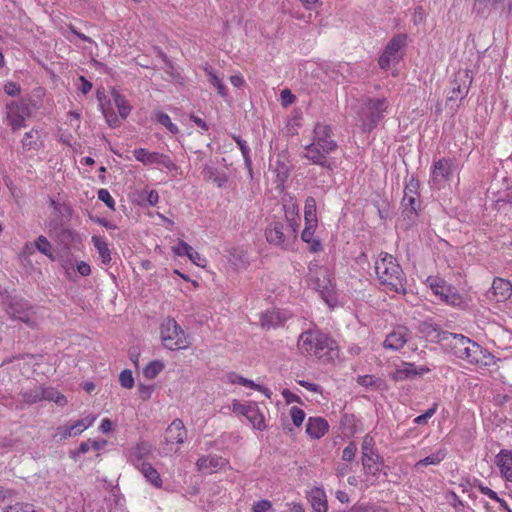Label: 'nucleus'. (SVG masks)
Instances as JSON below:
<instances>
[{
	"label": "nucleus",
	"instance_id": "a19ab883",
	"mask_svg": "<svg viewBox=\"0 0 512 512\" xmlns=\"http://www.w3.org/2000/svg\"><path fill=\"white\" fill-rule=\"evenodd\" d=\"M154 115L155 120L161 125H163L172 134H177L179 132L177 125L171 121V118L169 117L168 114L162 111H156Z\"/></svg>",
	"mask_w": 512,
	"mask_h": 512
},
{
	"label": "nucleus",
	"instance_id": "49530a36",
	"mask_svg": "<svg viewBox=\"0 0 512 512\" xmlns=\"http://www.w3.org/2000/svg\"><path fill=\"white\" fill-rule=\"evenodd\" d=\"M350 512H385V510L376 504L357 503L351 508Z\"/></svg>",
	"mask_w": 512,
	"mask_h": 512
},
{
	"label": "nucleus",
	"instance_id": "3c124183",
	"mask_svg": "<svg viewBox=\"0 0 512 512\" xmlns=\"http://www.w3.org/2000/svg\"><path fill=\"white\" fill-rule=\"evenodd\" d=\"M289 413H290V416H291L293 424L296 427H300L303 424V422H304V419H305V416H306L305 412L302 409H300V408H298L296 406H292L290 408V412Z\"/></svg>",
	"mask_w": 512,
	"mask_h": 512
},
{
	"label": "nucleus",
	"instance_id": "58836bf2",
	"mask_svg": "<svg viewBox=\"0 0 512 512\" xmlns=\"http://www.w3.org/2000/svg\"><path fill=\"white\" fill-rule=\"evenodd\" d=\"M164 369V364L160 360H154L148 363L143 369V375L147 379H154Z\"/></svg>",
	"mask_w": 512,
	"mask_h": 512
},
{
	"label": "nucleus",
	"instance_id": "a878e982",
	"mask_svg": "<svg viewBox=\"0 0 512 512\" xmlns=\"http://www.w3.org/2000/svg\"><path fill=\"white\" fill-rule=\"evenodd\" d=\"M318 221H305V227L301 234V239L309 245L312 252H319L322 250V244L319 239L314 237Z\"/></svg>",
	"mask_w": 512,
	"mask_h": 512
},
{
	"label": "nucleus",
	"instance_id": "ddd939ff",
	"mask_svg": "<svg viewBox=\"0 0 512 512\" xmlns=\"http://www.w3.org/2000/svg\"><path fill=\"white\" fill-rule=\"evenodd\" d=\"M154 447L149 441H139L131 446L127 451V461L136 469L142 464L150 463L148 460L152 456Z\"/></svg>",
	"mask_w": 512,
	"mask_h": 512
},
{
	"label": "nucleus",
	"instance_id": "9b49d317",
	"mask_svg": "<svg viewBox=\"0 0 512 512\" xmlns=\"http://www.w3.org/2000/svg\"><path fill=\"white\" fill-rule=\"evenodd\" d=\"M133 156L137 161L141 162L145 166L157 165L169 171L177 168L168 155L159 152H150L145 148L134 149Z\"/></svg>",
	"mask_w": 512,
	"mask_h": 512
},
{
	"label": "nucleus",
	"instance_id": "7c9ffc66",
	"mask_svg": "<svg viewBox=\"0 0 512 512\" xmlns=\"http://www.w3.org/2000/svg\"><path fill=\"white\" fill-rule=\"evenodd\" d=\"M470 338L461 334H450L449 347L455 357L461 359L464 355L466 346L468 345Z\"/></svg>",
	"mask_w": 512,
	"mask_h": 512
},
{
	"label": "nucleus",
	"instance_id": "9d476101",
	"mask_svg": "<svg viewBox=\"0 0 512 512\" xmlns=\"http://www.w3.org/2000/svg\"><path fill=\"white\" fill-rule=\"evenodd\" d=\"M7 312L11 318L20 320L32 329L37 328L41 322V316L38 315V312L24 301L12 302Z\"/></svg>",
	"mask_w": 512,
	"mask_h": 512
},
{
	"label": "nucleus",
	"instance_id": "c9c22d12",
	"mask_svg": "<svg viewBox=\"0 0 512 512\" xmlns=\"http://www.w3.org/2000/svg\"><path fill=\"white\" fill-rule=\"evenodd\" d=\"M402 207L407 217L417 215V211L420 207L419 196L403 197Z\"/></svg>",
	"mask_w": 512,
	"mask_h": 512
},
{
	"label": "nucleus",
	"instance_id": "338daca9",
	"mask_svg": "<svg viewBox=\"0 0 512 512\" xmlns=\"http://www.w3.org/2000/svg\"><path fill=\"white\" fill-rule=\"evenodd\" d=\"M272 507V504L268 500H260L253 505V512H268Z\"/></svg>",
	"mask_w": 512,
	"mask_h": 512
},
{
	"label": "nucleus",
	"instance_id": "7ed1b4c3",
	"mask_svg": "<svg viewBox=\"0 0 512 512\" xmlns=\"http://www.w3.org/2000/svg\"><path fill=\"white\" fill-rule=\"evenodd\" d=\"M391 108L390 101L386 97H367L363 101V107L359 114L361 129L370 133L385 118Z\"/></svg>",
	"mask_w": 512,
	"mask_h": 512
},
{
	"label": "nucleus",
	"instance_id": "f257e3e1",
	"mask_svg": "<svg viewBox=\"0 0 512 512\" xmlns=\"http://www.w3.org/2000/svg\"><path fill=\"white\" fill-rule=\"evenodd\" d=\"M297 348L301 354L314 356L323 363L333 362L339 357L337 342L320 329L303 331L298 337Z\"/></svg>",
	"mask_w": 512,
	"mask_h": 512
},
{
	"label": "nucleus",
	"instance_id": "bb28decb",
	"mask_svg": "<svg viewBox=\"0 0 512 512\" xmlns=\"http://www.w3.org/2000/svg\"><path fill=\"white\" fill-rule=\"evenodd\" d=\"M329 429L328 422L322 417H310L306 424V433L313 439H320Z\"/></svg>",
	"mask_w": 512,
	"mask_h": 512
},
{
	"label": "nucleus",
	"instance_id": "8fccbe9b",
	"mask_svg": "<svg viewBox=\"0 0 512 512\" xmlns=\"http://www.w3.org/2000/svg\"><path fill=\"white\" fill-rule=\"evenodd\" d=\"M69 437H75L71 425H61L56 428L54 438L60 441L66 440Z\"/></svg>",
	"mask_w": 512,
	"mask_h": 512
},
{
	"label": "nucleus",
	"instance_id": "4d7b16f0",
	"mask_svg": "<svg viewBox=\"0 0 512 512\" xmlns=\"http://www.w3.org/2000/svg\"><path fill=\"white\" fill-rule=\"evenodd\" d=\"M438 409V403H434L431 408H429L425 413L417 416L414 419V423L422 425L426 424L428 420L434 416V414L437 412Z\"/></svg>",
	"mask_w": 512,
	"mask_h": 512
},
{
	"label": "nucleus",
	"instance_id": "4be33fe9",
	"mask_svg": "<svg viewBox=\"0 0 512 512\" xmlns=\"http://www.w3.org/2000/svg\"><path fill=\"white\" fill-rule=\"evenodd\" d=\"M291 318V314L288 311L281 309H272L266 311L261 316V326L265 329H271L283 326L284 323Z\"/></svg>",
	"mask_w": 512,
	"mask_h": 512
},
{
	"label": "nucleus",
	"instance_id": "c756f323",
	"mask_svg": "<svg viewBox=\"0 0 512 512\" xmlns=\"http://www.w3.org/2000/svg\"><path fill=\"white\" fill-rule=\"evenodd\" d=\"M309 501L316 512H327L328 503L324 489L315 487L309 492Z\"/></svg>",
	"mask_w": 512,
	"mask_h": 512
},
{
	"label": "nucleus",
	"instance_id": "b1692460",
	"mask_svg": "<svg viewBox=\"0 0 512 512\" xmlns=\"http://www.w3.org/2000/svg\"><path fill=\"white\" fill-rule=\"evenodd\" d=\"M328 153H324L321 147L316 146L313 142L305 147L304 157L312 164L332 170L331 163L327 160Z\"/></svg>",
	"mask_w": 512,
	"mask_h": 512
},
{
	"label": "nucleus",
	"instance_id": "4468645a",
	"mask_svg": "<svg viewBox=\"0 0 512 512\" xmlns=\"http://www.w3.org/2000/svg\"><path fill=\"white\" fill-rule=\"evenodd\" d=\"M428 282L433 293L440 296L446 303L458 305L461 302V297L453 292L452 287L445 280L438 277H429Z\"/></svg>",
	"mask_w": 512,
	"mask_h": 512
},
{
	"label": "nucleus",
	"instance_id": "aec40b11",
	"mask_svg": "<svg viewBox=\"0 0 512 512\" xmlns=\"http://www.w3.org/2000/svg\"><path fill=\"white\" fill-rule=\"evenodd\" d=\"M431 371V369L425 365L421 366H415L414 363L410 362H402L401 365H399L391 374L390 377L392 380L398 382L403 381L407 378L413 377V376H423L425 374H428Z\"/></svg>",
	"mask_w": 512,
	"mask_h": 512
},
{
	"label": "nucleus",
	"instance_id": "dca6fc26",
	"mask_svg": "<svg viewBox=\"0 0 512 512\" xmlns=\"http://www.w3.org/2000/svg\"><path fill=\"white\" fill-rule=\"evenodd\" d=\"M313 143L321 147L324 153H331L337 147L336 142L332 138L331 127L324 123H317L315 125Z\"/></svg>",
	"mask_w": 512,
	"mask_h": 512
},
{
	"label": "nucleus",
	"instance_id": "72a5a7b5",
	"mask_svg": "<svg viewBox=\"0 0 512 512\" xmlns=\"http://www.w3.org/2000/svg\"><path fill=\"white\" fill-rule=\"evenodd\" d=\"M447 450L445 448L438 449L436 452L431 455L419 460L415 464V468H420L429 465H439L446 457Z\"/></svg>",
	"mask_w": 512,
	"mask_h": 512
},
{
	"label": "nucleus",
	"instance_id": "e2e57ef3",
	"mask_svg": "<svg viewBox=\"0 0 512 512\" xmlns=\"http://www.w3.org/2000/svg\"><path fill=\"white\" fill-rule=\"evenodd\" d=\"M419 183L414 178L410 179V181L406 184L404 190V197H412L419 196L418 194Z\"/></svg>",
	"mask_w": 512,
	"mask_h": 512
},
{
	"label": "nucleus",
	"instance_id": "37998d69",
	"mask_svg": "<svg viewBox=\"0 0 512 512\" xmlns=\"http://www.w3.org/2000/svg\"><path fill=\"white\" fill-rule=\"evenodd\" d=\"M501 0H475L473 9L480 14H484L490 8H497L500 6Z\"/></svg>",
	"mask_w": 512,
	"mask_h": 512
},
{
	"label": "nucleus",
	"instance_id": "f704fd0d",
	"mask_svg": "<svg viewBox=\"0 0 512 512\" xmlns=\"http://www.w3.org/2000/svg\"><path fill=\"white\" fill-rule=\"evenodd\" d=\"M97 417L93 414H89L86 417L79 419L71 424V428L74 432L75 436L80 435L82 432H84L86 429L91 427L94 422L96 421Z\"/></svg>",
	"mask_w": 512,
	"mask_h": 512
},
{
	"label": "nucleus",
	"instance_id": "603ef678",
	"mask_svg": "<svg viewBox=\"0 0 512 512\" xmlns=\"http://www.w3.org/2000/svg\"><path fill=\"white\" fill-rule=\"evenodd\" d=\"M230 381L234 384H240L242 386L254 389V390H260V385L254 383L252 380L246 379L240 375L233 374L230 376Z\"/></svg>",
	"mask_w": 512,
	"mask_h": 512
},
{
	"label": "nucleus",
	"instance_id": "864d4df0",
	"mask_svg": "<svg viewBox=\"0 0 512 512\" xmlns=\"http://www.w3.org/2000/svg\"><path fill=\"white\" fill-rule=\"evenodd\" d=\"M357 383L364 387H378L381 383V379L373 375H363L357 378Z\"/></svg>",
	"mask_w": 512,
	"mask_h": 512
},
{
	"label": "nucleus",
	"instance_id": "20e7f679",
	"mask_svg": "<svg viewBox=\"0 0 512 512\" xmlns=\"http://www.w3.org/2000/svg\"><path fill=\"white\" fill-rule=\"evenodd\" d=\"M159 334L163 347L171 351L184 350L190 346L189 336L172 317L161 322Z\"/></svg>",
	"mask_w": 512,
	"mask_h": 512
},
{
	"label": "nucleus",
	"instance_id": "69168bd1",
	"mask_svg": "<svg viewBox=\"0 0 512 512\" xmlns=\"http://www.w3.org/2000/svg\"><path fill=\"white\" fill-rule=\"evenodd\" d=\"M252 405L253 404H242V403L236 401L233 403L232 410L235 414L242 415V416L246 417V414Z\"/></svg>",
	"mask_w": 512,
	"mask_h": 512
},
{
	"label": "nucleus",
	"instance_id": "ea45409f",
	"mask_svg": "<svg viewBox=\"0 0 512 512\" xmlns=\"http://www.w3.org/2000/svg\"><path fill=\"white\" fill-rule=\"evenodd\" d=\"M304 221H318L316 200L311 196L307 197L305 200Z\"/></svg>",
	"mask_w": 512,
	"mask_h": 512
},
{
	"label": "nucleus",
	"instance_id": "13d9d810",
	"mask_svg": "<svg viewBox=\"0 0 512 512\" xmlns=\"http://www.w3.org/2000/svg\"><path fill=\"white\" fill-rule=\"evenodd\" d=\"M154 392V385L139 384L137 387V393L142 401H147L151 398Z\"/></svg>",
	"mask_w": 512,
	"mask_h": 512
},
{
	"label": "nucleus",
	"instance_id": "09e8293b",
	"mask_svg": "<svg viewBox=\"0 0 512 512\" xmlns=\"http://www.w3.org/2000/svg\"><path fill=\"white\" fill-rule=\"evenodd\" d=\"M208 76L209 82L217 89L218 94L222 97H225L227 95V89L222 81L218 78V76L212 71L208 72Z\"/></svg>",
	"mask_w": 512,
	"mask_h": 512
},
{
	"label": "nucleus",
	"instance_id": "2f4dec72",
	"mask_svg": "<svg viewBox=\"0 0 512 512\" xmlns=\"http://www.w3.org/2000/svg\"><path fill=\"white\" fill-rule=\"evenodd\" d=\"M92 243L96 248L99 258L104 265H108L111 262V252L108 243L105 238L100 236H92Z\"/></svg>",
	"mask_w": 512,
	"mask_h": 512
},
{
	"label": "nucleus",
	"instance_id": "6e6552de",
	"mask_svg": "<svg viewBox=\"0 0 512 512\" xmlns=\"http://www.w3.org/2000/svg\"><path fill=\"white\" fill-rule=\"evenodd\" d=\"M406 44L407 37L405 34H398L390 39L378 59L380 68L388 70L391 66L397 64L404 56Z\"/></svg>",
	"mask_w": 512,
	"mask_h": 512
},
{
	"label": "nucleus",
	"instance_id": "e433bc0d",
	"mask_svg": "<svg viewBox=\"0 0 512 512\" xmlns=\"http://www.w3.org/2000/svg\"><path fill=\"white\" fill-rule=\"evenodd\" d=\"M468 94V87L462 86L457 79L452 82V87L447 93L448 101L463 99Z\"/></svg>",
	"mask_w": 512,
	"mask_h": 512
},
{
	"label": "nucleus",
	"instance_id": "774afa93",
	"mask_svg": "<svg viewBox=\"0 0 512 512\" xmlns=\"http://www.w3.org/2000/svg\"><path fill=\"white\" fill-rule=\"evenodd\" d=\"M285 402L287 404H291V403H300L301 402V399L298 395L294 394L293 392H291L290 390L288 389H283L282 392H281Z\"/></svg>",
	"mask_w": 512,
	"mask_h": 512
},
{
	"label": "nucleus",
	"instance_id": "5fc2aeb1",
	"mask_svg": "<svg viewBox=\"0 0 512 512\" xmlns=\"http://www.w3.org/2000/svg\"><path fill=\"white\" fill-rule=\"evenodd\" d=\"M119 383L123 388L131 389L134 386V378L131 370H123L119 375Z\"/></svg>",
	"mask_w": 512,
	"mask_h": 512
},
{
	"label": "nucleus",
	"instance_id": "1a4fd4ad",
	"mask_svg": "<svg viewBox=\"0 0 512 512\" xmlns=\"http://www.w3.org/2000/svg\"><path fill=\"white\" fill-rule=\"evenodd\" d=\"M461 360L478 367H490L496 364L495 356L471 339Z\"/></svg>",
	"mask_w": 512,
	"mask_h": 512
},
{
	"label": "nucleus",
	"instance_id": "39448f33",
	"mask_svg": "<svg viewBox=\"0 0 512 512\" xmlns=\"http://www.w3.org/2000/svg\"><path fill=\"white\" fill-rule=\"evenodd\" d=\"M111 96L113 105L116 107L118 113H115L113 110L111 102L102 104V113L107 124L112 128H116L121 125L122 120L127 119L130 115L132 106L126 97L116 89L111 91Z\"/></svg>",
	"mask_w": 512,
	"mask_h": 512
},
{
	"label": "nucleus",
	"instance_id": "a211bd4d",
	"mask_svg": "<svg viewBox=\"0 0 512 512\" xmlns=\"http://www.w3.org/2000/svg\"><path fill=\"white\" fill-rule=\"evenodd\" d=\"M265 237L268 243L285 248L287 240L292 236L291 231L289 233L285 232L284 223L280 221H273L267 226L265 230Z\"/></svg>",
	"mask_w": 512,
	"mask_h": 512
},
{
	"label": "nucleus",
	"instance_id": "052dcab7",
	"mask_svg": "<svg viewBox=\"0 0 512 512\" xmlns=\"http://www.w3.org/2000/svg\"><path fill=\"white\" fill-rule=\"evenodd\" d=\"M187 257L196 266L204 268L207 265V259L200 253L192 248V251L188 253Z\"/></svg>",
	"mask_w": 512,
	"mask_h": 512
},
{
	"label": "nucleus",
	"instance_id": "bf43d9fd",
	"mask_svg": "<svg viewBox=\"0 0 512 512\" xmlns=\"http://www.w3.org/2000/svg\"><path fill=\"white\" fill-rule=\"evenodd\" d=\"M98 199L106 204L112 210L115 209V201L107 189H100L98 191Z\"/></svg>",
	"mask_w": 512,
	"mask_h": 512
},
{
	"label": "nucleus",
	"instance_id": "6ab92c4d",
	"mask_svg": "<svg viewBox=\"0 0 512 512\" xmlns=\"http://www.w3.org/2000/svg\"><path fill=\"white\" fill-rule=\"evenodd\" d=\"M512 296V283L504 278H494L491 288L488 292V298L491 301L502 303Z\"/></svg>",
	"mask_w": 512,
	"mask_h": 512
},
{
	"label": "nucleus",
	"instance_id": "de8ad7c7",
	"mask_svg": "<svg viewBox=\"0 0 512 512\" xmlns=\"http://www.w3.org/2000/svg\"><path fill=\"white\" fill-rule=\"evenodd\" d=\"M5 512H37L35 506L30 503L17 502L8 506Z\"/></svg>",
	"mask_w": 512,
	"mask_h": 512
},
{
	"label": "nucleus",
	"instance_id": "f3484780",
	"mask_svg": "<svg viewBox=\"0 0 512 512\" xmlns=\"http://www.w3.org/2000/svg\"><path fill=\"white\" fill-rule=\"evenodd\" d=\"M28 116L27 108L15 101L6 104L7 123L12 131H17L24 127L25 120Z\"/></svg>",
	"mask_w": 512,
	"mask_h": 512
},
{
	"label": "nucleus",
	"instance_id": "4c0bfd02",
	"mask_svg": "<svg viewBox=\"0 0 512 512\" xmlns=\"http://www.w3.org/2000/svg\"><path fill=\"white\" fill-rule=\"evenodd\" d=\"M35 248L42 254H44L45 256H47L50 260L54 261L55 260V256L53 254V249H52V245L51 243L49 242V240L41 235L39 236L36 241H35Z\"/></svg>",
	"mask_w": 512,
	"mask_h": 512
},
{
	"label": "nucleus",
	"instance_id": "0e129e2a",
	"mask_svg": "<svg viewBox=\"0 0 512 512\" xmlns=\"http://www.w3.org/2000/svg\"><path fill=\"white\" fill-rule=\"evenodd\" d=\"M280 98L283 106L291 105L296 100L295 95L289 89H283L280 93Z\"/></svg>",
	"mask_w": 512,
	"mask_h": 512
},
{
	"label": "nucleus",
	"instance_id": "0eeeda50",
	"mask_svg": "<svg viewBox=\"0 0 512 512\" xmlns=\"http://www.w3.org/2000/svg\"><path fill=\"white\" fill-rule=\"evenodd\" d=\"M307 284L317 291L326 301L334 293L332 273L323 266L309 267Z\"/></svg>",
	"mask_w": 512,
	"mask_h": 512
},
{
	"label": "nucleus",
	"instance_id": "cd10ccee",
	"mask_svg": "<svg viewBox=\"0 0 512 512\" xmlns=\"http://www.w3.org/2000/svg\"><path fill=\"white\" fill-rule=\"evenodd\" d=\"M285 218L288 222V226L291 230V236L296 238L297 231L300 225L299 209L296 203H291L284 206Z\"/></svg>",
	"mask_w": 512,
	"mask_h": 512
},
{
	"label": "nucleus",
	"instance_id": "423d86ee",
	"mask_svg": "<svg viewBox=\"0 0 512 512\" xmlns=\"http://www.w3.org/2000/svg\"><path fill=\"white\" fill-rule=\"evenodd\" d=\"M456 172L458 173V167L453 159L442 158L435 161L430 172L431 187L437 190L445 189Z\"/></svg>",
	"mask_w": 512,
	"mask_h": 512
},
{
	"label": "nucleus",
	"instance_id": "f8f14e48",
	"mask_svg": "<svg viewBox=\"0 0 512 512\" xmlns=\"http://www.w3.org/2000/svg\"><path fill=\"white\" fill-rule=\"evenodd\" d=\"M361 462L365 479L363 480L364 487L368 488L376 484L378 476L383 467V460L379 454L361 456Z\"/></svg>",
	"mask_w": 512,
	"mask_h": 512
},
{
	"label": "nucleus",
	"instance_id": "79ce46f5",
	"mask_svg": "<svg viewBox=\"0 0 512 512\" xmlns=\"http://www.w3.org/2000/svg\"><path fill=\"white\" fill-rule=\"evenodd\" d=\"M39 137L38 130L31 129L26 132L21 140L22 148L24 150H31L37 147V139Z\"/></svg>",
	"mask_w": 512,
	"mask_h": 512
},
{
	"label": "nucleus",
	"instance_id": "473e14b6",
	"mask_svg": "<svg viewBox=\"0 0 512 512\" xmlns=\"http://www.w3.org/2000/svg\"><path fill=\"white\" fill-rule=\"evenodd\" d=\"M246 418L255 429L264 430L266 428L265 417L256 405L251 406L246 414Z\"/></svg>",
	"mask_w": 512,
	"mask_h": 512
},
{
	"label": "nucleus",
	"instance_id": "5701e85b",
	"mask_svg": "<svg viewBox=\"0 0 512 512\" xmlns=\"http://www.w3.org/2000/svg\"><path fill=\"white\" fill-rule=\"evenodd\" d=\"M187 438V430L180 419L173 420L165 432V441L167 444H183Z\"/></svg>",
	"mask_w": 512,
	"mask_h": 512
},
{
	"label": "nucleus",
	"instance_id": "6e6d98bb",
	"mask_svg": "<svg viewBox=\"0 0 512 512\" xmlns=\"http://www.w3.org/2000/svg\"><path fill=\"white\" fill-rule=\"evenodd\" d=\"M171 249L176 256H187L192 251V246L183 240H179Z\"/></svg>",
	"mask_w": 512,
	"mask_h": 512
},
{
	"label": "nucleus",
	"instance_id": "680f3d73",
	"mask_svg": "<svg viewBox=\"0 0 512 512\" xmlns=\"http://www.w3.org/2000/svg\"><path fill=\"white\" fill-rule=\"evenodd\" d=\"M357 452V446L354 442H350L342 452V459L344 461L350 462L355 458Z\"/></svg>",
	"mask_w": 512,
	"mask_h": 512
},
{
	"label": "nucleus",
	"instance_id": "f03ea898",
	"mask_svg": "<svg viewBox=\"0 0 512 512\" xmlns=\"http://www.w3.org/2000/svg\"><path fill=\"white\" fill-rule=\"evenodd\" d=\"M377 279L390 291L405 295L407 293V279L398 260L387 252L378 254L374 262Z\"/></svg>",
	"mask_w": 512,
	"mask_h": 512
},
{
	"label": "nucleus",
	"instance_id": "a18cd8bd",
	"mask_svg": "<svg viewBox=\"0 0 512 512\" xmlns=\"http://www.w3.org/2000/svg\"><path fill=\"white\" fill-rule=\"evenodd\" d=\"M43 398L49 401H53L60 406H64L67 404L66 397L62 393L53 389L44 390Z\"/></svg>",
	"mask_w": 512,
	"mask_h": 512
},
{
	"label": "nucleus",
	"instance_id": "2eb2a0df",
	"mask_svg": "<svg viewBox=\"0 0 512 512\" xmlns=\"http://www.w3.org/2000/svg\"><path fill=\"white\" fill-rule=\"evenodd\" d=\"M229 467V461L217 455H203L196 462L197 470L206 474L225 471Z\"/></svg>",
	"mask_w": 512,
	"mask_h": 512
},
{
	"label": "nucleus",
	"instance_id": "c85d7f7f",
	"mask_svg": "<svg viewBox=\"0 0 512 512\" xmlns=\"http://www.w3.org/2000/svg\"><path fill=\"white\" fill-rule=\"evenodd\" d=\"M137 470L141 472L146 481L154 488L161 489L163 487V480L151 463L142 464Z\"/></svg>",
	"mask_w": 512,
	"mask_h": 512
},
{
	"label": "nucleus",
	"instance_id": "412c9836",
	"mask_svg": "<svg viewBox=\"0 0 512 512\" xmlns=\"http://www.w3.org/2000/svg\"><path fill=\"white\" fill-rule=\"evenodd\" d=\"M409 335V330L405 326H397L387 334L383 347L387 350H400L407 343Z\"/></svg>",
	"mask_w": 512,
	"mask_h": 512
},
{
	"label": "nucleus",
	"instance_id": "c03bdc74",
	"mask_svg": "<svg viewBox=\"0 0 512 512\" xmlns=\"http://www.w3.org/2000/svg\"><path fill=\"white\" fill-rule=\"evenodd\" d=\"M375 440L370 434H366L363 437L361 444V456L378 454L375 449Z\"/></svg>",
	"mask_w": 512,
	"mask_h": 512
},
{
	"label": "nucleus",
	"instance_id": "393cba45",
	"mask_svg": "<svg viewBox=\"0 0 512 512\" xmlns=\"http://www.w3.org/2000/svg\"><path fill=\"white\" fill-rule=\"evenodd\" d=\"M497 467L501 476L509 482H512V450H501L495 458Z\"/></svg>",
	"mask_w": 512,
	"mask_h": 512
}]
</instances>
